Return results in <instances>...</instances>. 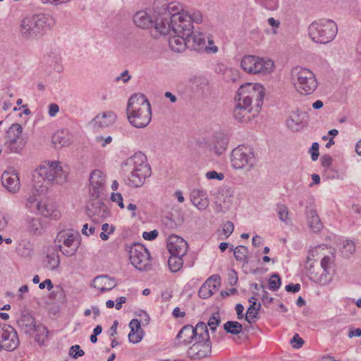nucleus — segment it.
<instances>
[{
	"instance_id": "obj_64",
	"label": "nucleus",
	"mask_w": 361,
	"mask_h": 361,
	"mask_svg": "<svg viewBox=\"0 0 361 361\" xmlns=\"http://www.w3.org/2000/svg\"><path fill=\"white\" fill-rule=\"evenodd\" d=\"M158 231L157 230H153L149 232L145 231L142 233V237L145 240H153L158 236Z\"/></svg>"
},
{
	"instance_id": "obj_18",
	"label": "nucleus",
	"mask_w": 361,
	"mask_h": 361,
	"mask_svg": "<svg viewBox=\"0 0 361 361\" xmlns=\"http://www.w3.org/2000/svg\"><path fill=\"white\" fill-rule=\"evenodd\" d=\"M116 115L112 111L97 115L90 122L95 128H103L113 124L116 120Z\"/></svg>"
},
{
	"instance_id": "obj_45",
	"label": "nucleus",
	"mask_w": 361,
	"mask_h": 361,
	"mask_svg": "<svg viewBox=\"0 0 361 361\" xmlns=\"http://www.w3.org/2000/svg\"><path fill=\"white\" fill-rule=\"evenodd\" d=\"M355 250L354 242L350 240H345L343 242V247L341 252L345 258L349 257Z\"/></svg>"
},
{
	"instance_id": "obj_36",
	"label": "nucleus",
	"mask_w": 361,
	"mask_h": 361,
	"mask_svg": "<svg viewBox=\"0 0 361 361\" xmlns=\"http://www.w3.org/2000/svg\"><path fill=\"white\" fill-rule=\"evenodd\" d=\"M224 329L228 334L238 335L242 331L243 326L238 322L228 321L224 324Z\"/></svg>"
},
{
	"instance_id": "obj_37",
	"label": "nucleus",
	"mask_w": 361,
	"mask_h": 361,
	"mask_svg": "<svg viewBox=\"0 0 361 361\" xmlns=\"http://www.w3.org/2000/svg\"><path fill=\"white\" fill-rule=\"evenodd\" d=\"M34 333H36V334H35L36 342H37L40 345H44V338L46 337H47L48 334H49V331H48L47 328L41 324L36 325Z\"/></svg>"
},
{
	"instance_id": "obj_57",
	"label": "nucleus",
	"mask_w": 361,
	"mask_h": 361,
	"mask_svg": "<svg viewBox=\"0 0 361 361\" xmlns=\"http://www.w3.org/2000/svg\"><path fill=\"white\" fill-rule=\"evenodd\" d=\"M206 178L209 180H222L224 178V174L223 173H218L216 171H210L206 173Z\"/></svg>"
},
{
	"instance_id": "obj_41",
	"label": "nucleus",
	"mask_w": 361,
	"mask_h": 361,
	"mask_svg": "<svg viewBox=\"0 0 361 361\" xmlns=\"http://www.w3.org/2000/svg\"><path fill=\"white\" fill-rule=\"evenodd\" d=\"M275 211L277 213L279 219L286 224L289 221V210L286 205L283 204H277L276 205Z\"/></svg>"
},
{
	"instance_id": "obj_53",
	"label": "nucleus",
	"mask_w": 361,
	"mask_h": 361,
	"mask_svg": "<svg viewBox=\"0 0 361 361\" xmlns=\"http://www.w3.org/2000/svg\"><path fill=\"white\" fill-rule=\"evenodd\" d=\"M68 354L73 358L78 359V357L83 356L85 355V352L80 348L79 345L76 344L70 348Z\"/></svg>"
},
{
	"instance_id": "obj_43",
	"label": "nucleus",
	"mask_w": 361,
	"mask_h": 361,
	"mask_svg": "<svg viewBox=\"0 0 361 361\" xmlns=\"http://www.w3.org/2000/svg\"><path fill=\"white\" fill-rule=\"evenodd\" d=\"M37 209L41 214L46 217L50 216L52 219H56L59 216V212L54 210L52 207L48 204H37Z\"/></svg>"
},
{
	"instance_id": "obj_5",
	"label": "nucleus",
	"mask_w": 361,
	"mask_h": 361,
	"mask_svg": "<svg viewBox=\"0 0 361 361\" xmlns=\"http://www.w3.org/2000/svg\"><path fill=\"white\" fill-rule=\"evenodd\" d=\"M239 98L237 103H240L241 106L248 110L250 113L252 108L251 104L252 99H255L256 111L262 106L264 97V87L260 84L247 83L242 85L238 90Z\"/></svg>"
},
{
	"instance_id": "obj_3",
	"label": "nucleus",
	"mask_w": 361,
	"mask_h": 361,
	"mask_svg": "<svg viewBox=\"0 0 361 361\" xmlns=\"http://www.w3.org/2000/svg\"><path fill=\"white\" fill-rule=\"evenodd\" d=\"M32 176L34 186L42 188L41 192L47 190L49 185L54 181L58 184H62L67 180V175L57 161L48 163V166H39Z\"/></svg>"
},
{
	"instance_id": "obj_61",
	"label": "nucleus",
	"mask_w": 361,
	"mask_h": 361,
	"mask_svg": "<svg viewBox=\"0 0 361 361\" xmlns=\"http://www.w3.org/2000/svg\"><path fill=\"white\" fill-rule=\"evenodd\" d=\"M233 230L234 225L231 221H228L224 224L223 232L226 235V238H228L233 232Z\"/></svg>"
},
{
	"instance_id": "obj_26",
	"label": "nucleus",
	"mask_w": 361,
	"mask_h": 361,
	"mask_svg": "<svg viewBox=\"0 0 361 361\" xmlns=\"http://www.w3.org/2000/svg\"><path fill=\"white\" fill-rule=\"evenodd\" d=\"M177 340L180 341V343L184 345H188L195 338V334L194 333V327L192 325H185L178 332L176 338Z\"/></svg>"
},
{
	"instance_id": "obj_40",
	"label": "nucleus",
	"mask_w": 361,
	"mask_h": 361,
	"mask_svg": "<svg viewBox=\"0 0 361 361\" xmlns=\"http://www.w3.org/2000/svg\"><path fill=\"white\" fill-rule=\"evenodd\" d=\"M247 253V247L244 245H239L234 250V256L235 259L239 262H243V264H248L249 262Z\"/></svg>"
},
{
	"instance_id": "obj_42",
	"label": "nucleus",
	"mask_w": 361,
	"mask_h": 361,
	"mask_svg": "<svg viewBox=\"0 0 361 361\" xmlns=\"http://www.w3.org/2000/svg\"><path fill=\"white\" fill-rule=\"evenodd\" d=\"M12 140L11 141H6V146L9 149L10 153L15 152L18 153L19 152L25 145V142L24 140H15V138L13 136H12Z\"/></svg>"
},
{
	"instance_id": "obj_47",
	"label": "nucleus",
	"mask_w": 361,
	"mask_h": 361,
	"mask_svg": "<svg viewBox=\"0 0 361 361\" xmlns=\"http://www.w3.org/2000/svg\"><path fill=\"white\" fill-rule=\"evenodd\" d=\"M28 229L33 235H39L42 230V224L38 219H32L28 222Z\"/></svg>"
},
{
	"instance_id": "obj_33",
	"label": "nucleus",
	"mask_w": 361,
	"mask_h": 361,
	"mask_svg": "<svg viewBox=\"0 0 361 361\" xmlns=\"http://www.w3.org/2000/svg\"><path fill=\"white\" fill-rule=\"evenodd\" d=\"M44 263V267L49 269L54 270L56 269L60 264L59 254L55 251L48 253Z\"/></svg>"
},
{
	"instance_id": "obj_29",
	"label": "nucleus",
	"mask_w": 361,
	"mask_h": 361,
	"mask_svg": "<svg viewBox=\"0 0 361 361\" xmlns=\"http://www.w3.org/2000/svg\"><path fill=\"white\" fill-rule=\"evenodd\" d=\"M33 28V31L37 35L44 27L47 23L48 17L44 14L33 16L30 18H27Z\"/></svg>"
},
{
	"instance_id": "obj_62",
	"label": "nucleus",
	"mask_w": 361,
	"mask_h": 361,
	"mask_svg": "<svg viewBox=\"0 0 361 361\" xmlns=\"http://www.w3.org/2000/svg\"><path fill=\"white\" fill-rule=\"evenodd\" d=\"M59 248L63 255L68 257H71L76 253L77 250L78 248V245H75V246L68 247V249H63L61 246H60Z\"/></svg>"
},
{
	"instance_id": "obj_1",
	"label": "nucleus",
	"mask_w": 361,
	"mask_h": 361,
	"mask_svg": "<svg viewBox=\"0 0 361 361\" xmlns=\"http://www.w3.org/2000/svg\"><path fill=\"white\" fill-rule=\"evenodd\" d=\"M153 9L157 14L155 17V30L159 34L165 35L170 32V28L174 30L182 27L185 31L189 32L190 20L183 19V5L179 3L167 4L164 0H155Z\"/></svg>"
},
{
	"instance_id": "obj_27",
	"label": "nucleus",
	"mask_w": 361,
	"mask_h": 361,
	"mask_svg": "<svg viewBox=\"0 0 361 361\" xmlns=\"http://www.w3.org/2000/svg\"><path fill=\"white\" fill-rule=\"evenodd\" d=\"M205 39L202 37L201 33L195 34L192 31V34L188 36V49L195 51H200L205 49Z\"/></svg>"
},
{
	"instance_id": "obj_17",
	"label": "nucleus",
	"mask_w": 361,
	"mask_h": 361,
	"mask_svg": "<svg viewBox=\"0 0 361 361\" xmlns=\"http://www.w3.org/2000/svg\"><path fill=\"white\" fill-rule=\"evenodd\" d=\"M305 269L307 271V275L309 279L314 283H319L320 285L324 286L331 281V278L329 277L327 274H319V272L315 271L314 265L310 257H307L305 263Z\"/></svg>"
},
{
	"instance_id": "obj_44",
	"label": "nucleus",
	"mask_w": 361,
	"mask_h": 361,
	"mask_svg": "<svg viewBox=\"0 0 361 361\" xmlns=\"http://www.w3.org/2000/svg\"><path fill=\"white\" fill-rule=\"evenodd\" d=\"M181 256L171 255L169 258L168 264L172 272H176L180 269L183 266V260Z\"/></svg>"
},
{
	"instance_id": "obj_23",
	"label": "nucleus",
	"mask_w": 361,
	"mask_h": 361,
	"mask_svg": "<svg viewBox=\"0 0 361 361\" xmlns=\"http://www.w3.org/2000/svg\"><path fill=\"white\" fill-rule=\"evenodd\" d=\"M130 331L128 334L129 342L137 343L140 342L143 338L144 331L140 327V321L133 319L129 324Z\"/></svg>"
},
{
	"instance_id": "obj_46",
	"label": "nucleus",
	"mask_w": 361,
	"mask_h": 361,
	"mask_svg": "<svg viewBox=\"0 0 361 361\" xmlns=\"http://www.w3.org/2000/svg\"><path fill=\"white\" fill-rule=\"evenodd\" d=\"M20 31L25 37H29L35 35L31 23H30L27 18L23 19L21 21Z\"/></svg>"
},
{
	"instance_id": "obj_38",
	"label": "nucleus",
	"mask_w": 361,
	"mask_h": 361,
	"mask_svg": "<svg viewBox=\"0 0 361 361\" xmlns=\"http://www.w3.org/2000/svg\"><path fill=\"white\" fill-rule=\"evenodd\" d=\"M21 133H22V126L19 123H17L12 124L11 126L6 131V137L8 139L7 141H11L12 136L14 137L15 140H23V138L20 137Z\"/></svg>"
},
{
	"instance_id": "obj_2",
	"label": "nucleus",
	"mask_w": 361,
	"mask_h": 361,
	"mask_svg": "<svg viewBox=\"0 0 361 361\" xmlns=\"http://www.w3.org/2000/svg\"><path fill=\"white\" fill-rule=\"evenodd\" d=\"M126 114L130 123L137 128L146 127L152 119L151 104L140 93L131 95L128 101Z\"/></svg>"
},
{
	"instance_id": "obj_16",
	"label": "nucleus",
	"mask_w": 361,
	"mask_h": 361,
	"mask_svg": "<svg viewBox=\"0 0 361 361\" xmlns=\"http://www.w3.org/2000/svg\"><path fill=\"white\" fill-rule=\"evenodd\" d=\"M17 323L20 330L30 336L33 334L37 325L35 317L28 312H23Z\"/></svg>"
},
{
	"instance_id": "obj_50",
	"label": "nucleus",
	"mask_w": 361,
	"mask_h": 361,
	"mask_svg": "<svg viewBox=\"0 0 361 361\" xmlns=\"http://www.w3.org/2000/svg\"><path fill=\"white\" fill-rule=\"evenodd\" d=\"M104 188L90 186L89 189V200H103L102 197V193Z\"/></svg>"
},
{
	"instance_id": "obj_15",
	"label": "nucleus",
	"mask_w": 361,
	"mask_h": 361,
	"mask_svg": "<svg viewBox=\"0 0 361 361\" xmlns=\"http://www.w3.org/2000/svg\"><path fill=\"white\" fill-rule=\"evenodd\" d=\"M167 248L171 255L183 257L186 253L188 244L183 238L172 235L168 239Z\"/></svg>"
},
{
	"instance_id": "obj_22",
	"label": "nucleus",
	"mask_w": 361,
	"mask_h": 361,
	"mask_svg": "<svg viewBox=\"0 0 361 361\" xmlns=\"http://www.w3.org/2000/svg\"><path fill=\"white\" fill-rule=\"evenodd\" d=\"M133 21L136 26L142 29H147L152 26L155 28V19L153 20L151 16L145 11L137 12L133 17Z\"/></svg>"
},
{
	"instance_id": "obj_32",
	"label": "nucleus",
	"mask_w": 361,
	"mask_h": 361,
	"mask_svg": "<svg viewBox=\"0 0 361 361\" xmlns=\"http://www.w3.org/2000/svg\"><path fill=\"white\" fill-rule=\"evenodd\" d=\"M261 304L257 303L256 302H253L252 304L250 305L245 317V320L249 324L255 322L256 320L259 318L258 311L259 310Z\"/></svg>"
},
{
	"instance_id": "obj_4",
	"label": "nucleus",
	"mask_w": 361,
	"mask_h": 361,
	"mask_svg": "<svg viewBox=\"0 0 361 361\" xmlns=\"http://www.w3.org/2000/svg\"><path fill=\"white\" fill-rule=\"evenodd\" d=\"M336 23L330 19L314 20L308 27V33L312 40L316 43L327 44L336 36Z\"/></svg>"
},
{
	"instance_id": "obj_10",
	"label": "nucleus",
	"mask_w": 361,
	"mask_h": 361,
	"mask_svg": "<svg viewBox=\"0 0 361 361\" xmlns=\"http://www.w3.org/2000/svg\"><path fill=\"white\" fill-rule=\"evenodd\" d=\"M19 344L18 334L14 328L5 324H0V351L4 349L14 350Z\"/></svg>"
},
{
	"instance_id": "obj_30",
	"label": "nucleus",
	"mask_w": 361,
	"mask_h": 361,
	"mask_svg": "<svg viewBox=\"0 0 361 361\" xmlns=\"http://www.w3.org/2000/svg\"><path fill=\"white\" fill-rule=\"evenodd\" d=\"M196 340L210 341L209 331L207 324L203 322H199L194 328Z\"/></svg>"
},
{
	"instance_id": "obj_54",
	"label": "nucleus",
	"mask_w": 361,
	"mask_h": 361,
	"mask_svg": "<svg viewBox=\"0 0 361 361\" xmlns=\"http://www.w3.org/2000/svg\"><path fill=\"white\" fill-rule=\"evenodd\" d=\"M61 237V238H64L63 240V243L67 247H71L75 246V245H78L77 242L75 243V236L73 233L66 234V237L64 235H63Z\"/></svg>"
},
{
	"instance_id": "obj_39",
	"label": "nucleus",
	"mask_w": 361,
	"mask_h": 361,
	"mask_svg": "<svg viewBox=\"0 0 361 361\" xmlns=\"http://www.w3.org/2000/svg\"><path fill=\"white\" fill-rule=\"evenodd\" d=\"M212 278H208L201 286L198 291V295L200 298L207 299L213 295V290L211 289V283Z\"/></svg>"
},
{
	"instance_id": "obj_21",
	"label": "nucleus",
	"mask_w": 361,
	"mask_h": 361,
	"mask_svg": "<svg viewBox=\"0 0 361 361\" xmlns=\"http://www.w3.org/2000/svg\"><path fill=\"white\" fill-rule=\"evenodd\" d=\"M306 218L307 224L312 231L317 233L322 229L323 224L316 209L307 207L306 208Z\"/></svg>"
},
{
	"instance_id": "obj_51",
	"label": "nucleus",
	"mask_w": 361,
	"mask_h": 361,
	"mask_svg": "<svg viewBox=\"0 0 361 361\" xmlns=\"http://www.w3.org/2000/svg\"><path fill=\"white\" fill-rule=\"evenodd\" d=\"M194 205L200 210H204L209 206V200L206 192L197 200H195Z\"/></svg>"
},
{
	"instance_id": "obj_52",
	"label": "nucleus",
	"mask_w": 361,
	"mask_h": 361,
	"mask_svg": "<svg viewBox=\"0 0 361 361\" xmlns=\"http://www.w3.org/2000/svg\"><path fill=\"white\" fill-rule=\"evenodd\" d=\"M183 19L185 20V19H189L190 20V31L193 30L192 23L195 22L197 23H200L202 20V16L200 12L194 13L192 16L188 15L187 13L184 14Z\"/></svg>"
},
{
	"instance_id": "obj_60",
	"label": "nucleus",
	"mask_w": 361,
	"mask_h": 361,
	"mask_svg": "<svg viewBox=\"0 0 361 361\" xmlns=\"http://www.w3.org/2000/svg\"><path fill=\"white\" fill-rule=\"evenodd\" d=\"M320 161L322 166L326 167L327 169H329L332 164V157L329 154L322 155Z\"/></svg>"
},
{
	"instance_id": "obj_58",
	"label": "nucleus",
	"mask_w": 361,
	"mask_h": 361,
	"mask_svg": "<svg viewBox=\"0 0 361 361\" xmlns=\"http://www.w3.org/2000/svg\"><path fill=\"white\" fill-rule=\"evenodd\" d=\"M290 343L294 348L298 349L302 346L304 341L298 334H295L290 340Z\"/></svg>"
},
{
	"instance_id": "obj_13",
	"label": "nucleus",
	"mask_w": 361,
	"mask_h": 361,
	"mask_svg": "<svg viewBox=\"0 0 361 361\" xmlns=\"http://www.w3.org/2000/svg\"><path fill=\"white\" fill-rule=\"evenodd\" d=\"M129 255L132 264L135 268L142 270L145 266L142 263L149 259V252L144 245L137 243L130 248Z\"/></svg>"
},
{
	"instance_id": "obj_19",
	"label": "nucleus",
	"mask_w": 361,
	"mask_h": 361,
	"mask_svg": "<svg viewBox=\"0 0 361 361\" xmlns=\"http://www.w3.org/2000/svg\"><path fill=\"white\" fill-rule=\"evenodd\" d=\"M3 185L11 192L15 193L20 188V180L16 171L12 173L4 171L1 176Z\"/></svg>"
},
{
	"instance_id": "obj_9",
	"label": "nucleus",
	"mask_w": 361,
	"mask_h": 361,
	"mask_svg": "<svg viewBox=\"0 0 361 361\" xmlns=\"http://www.w3.org/2000/svg\"><path fill=\"white\" fill-rule=\"evenodd\" d=\"M241 68L250 74L269 73L274 67V61L271 59L254 56L245 55L240 62Z\"/></svg>"
},
{
	"instance_id": "obj_55",
	"label": "nucleus",
	"mask_w": 361,
	"mask_h": 361,
	"mask_svg": "<svg viewBox=\"0 0 361 361\" xmlns=\"http://www.w3.org/2000/svg\"><path fill=\"white\" fill-rule=\"evenodd\" d=\"M209 278H212L211 283V289L213 290V294L217 291L221 285V277L218 274H214Z\"/></svg>"
},
{
	"instance_id": "obj_63",
	"label": "nucleus",
	"mask_w": 361,
	"mask_h": 361,
	"mask_svg": "<svg viewBox=\"0 0 361 361\" xmlns=\"http://www.w3.org/2000/svg\"><path fill=\"white\" fill-rule=\"evenodd\" d=\"M228 282V284L231 286L236 285V283L238 282V275H237V272L234 269L231 270L229 272Z\"/></svg>"
},
{
	"instance_id": "obj_28",
	"label": "nucleus",
	"mask_w": 361,
	"mask_h": 361,
	"mask_svg": "<svg viewBox=\"0 0 361 361\" xmlns=\"http://www.w3.org/2000/svg\"><path fill=\"white\" fill-rule=\"evenodd\" d=\"M228 139L226 135L222 133H216L214 136V152L217 155L223 154L228 146Z\"/></svg>"
},
{
	"instance_id": "obj_56",
	"label": "nucleus",
	"mask_w": 361,
	"mask_h": 361,
	"mask_svg": "<svg viewBox=\"0 0 361 361\" xmlns=\"http://www.w3.org/2000/svg\"><path fill=\"white\" fill-rule=\"evenodd\" d=\"M18 251L23 257H27L30 256L32 251V248L31 247V245L27 243L26 245H24L23 247H22V245H20V247L18 248Z\"/></svg>"
},
{
	"instance_id": "obj_35",
	"label": "nucleus",
	"mask_w": 361,
	"mask_h": 361,
	"mask_svg": "<svg viewBox=\"0 0 361 361\" xmlns=\"http://www.w3.org/2000/svg\"><path fill=\"white\" fill-rule=\"evenodd\" d=\"M249 114L250 112L248 110H246V109L242 107L240 103H236L233 109V116L235 120L238 121L239 122L249 120Z\"/></svg>"
},
{
	"instance_id": "obj_34",
	"label": "nucleus",
	"mask_w": 361,
	"mask_h": 361,
	"mask_svg": "<svg viewBox=\"0 0 361 361\" xmlns=\"http://www.w3.org/2000/svg\"><path fill=\"white\" fill-rule=\"evenodd\" d=\"M334 261V256H324L320 263L321 269H322V272L320 274H327L329 277H331L332 279L331 271V267L332 264Z\"/></svg>"
},
{
	"instance_id": "obj_31",
	"label": "nucleus",
	"mask_w": 361,
	"mask_h": 361,
	"mask_svg": "<svg viewBox=\"0 0 361 361\" xmlns=\"http://www.w3.org/2000/svg\"><path fill=\"white\" fill-rule=\"evenodd\" d=\"M90 185L104 188L105 176L99 170H94L90 175Z\"/></svg>"
},
{
	"instance_id": "obj_48",
	"label": "nucleus",
	"mask_w": 361,
	"mask_h": 361,
	"mask_svg": "<svg viewBox=\"0 0 361 361\" xmlns=\"http://www.w3.org/2000/svg\"><path fill=\"white\" fill-rule=\"evenodd\" d=\"M281 285V279L279 274H272L269 280V288L273 291L277 290Z\"/></svg>"
},
{
	"instance_id": "obj_14",
	"label": "nucleus",
	"mask_w": 361,
	"mask_h": 361,
	"mask_svg": "<svg viewBox=\"0 0 361 361\" xmlns=\"http://www.w3.org/2000/svg\"><path fill=\"white\" fill-rule=\"evenodd\" d=\"M212 352L211 341L196 340V342L188 350L191 359L200 360L207 357Z\"/></svg>"
},
{
	"instance_id": "obj_12",
	"label": "nucleus",
	"mask_w": 361,
	"mask_h": 361,
	"mask_svg": "<svg viewBox=\"0 0 361 361\" xmlns=\"http://www.w3.org/2000/svg\"><path fill=\"white\" fill-rule=\"evenodd\" d=\"M86 213L94 222H99L110 215L109 208L103 200H89L86 205Z\"/></svg>"
},
{
	"instance_id": "obj_7",
	"label": "nucleus",
	"mask_w": 361,
	"mask_h": 361,
	"mask_svg": "<svg viewBox=\"0 0 361 361\" xmlns=\"http://www.w3.org/2000/svg\"><path fill=\"white\" fill-rule=\"evenodd\" d=\"M291 79L296 90L305 95L312 94L318 85L314 74L310 70L299 66L292 69Z\"/></svg>"
},
{
	"instance_id": "obj_59",
	"label": "nucleus",
	"mask_w": 361,
	"mask_h": 361,
	"mask_svg": "<svg viewBox=\"0 0 361 361\" xmlns=\"http://www.w3.org/2000/svg\"><path fill=\"white\" fill-rule=\"evenodd\" d=\"M111 200L112 202H117L120 208L123 209L125 207L124 204L123 202V197L121 193L113 192L111 195Z\"/></svg>"
},
{
	"instance_id": "obj_20",
	"label": "nucleus",
	"mask_w": 361,
	"mask_h": 361,
	"mask_svg": "<svg viewBox=\"0 0 361 361\" xmlns=\"http://www.w3.org/2000/svg\"><path fill=\"white\" fill-rule=\"evenodd\" d=\"M305 117V114L300 111L298 109L293 111L286 120V125L288 128L294 131L300 130L305 126L303 123Z\"/></svg>"
},
{
	"instance_id": "obj_49",
	"label": "nucleus",
	"mask_w": 361,
	"mask_h": 361,
	"mask_svg": "<svg viewBox=\"0 0 361 361\" xmlns=\"http://www.w3.org/2000/svg\"><path fill=\"white\" fill-rule=\"evenodd\" d=\"M221 323V318L219 312L214 313L209 318L207 322V327L209 326L212 332H214L216 330V328L219 326Z\"/></svg>"
},
{
	"instance_id": "obj_6",
	"label": "nucleus",
	"mask_w": 361,
	"mask_h": 361,
	"mask_svg": "<svg viewBox=\"0 0 361 361\" xmlns=\"http://www.w3.org/2000/svg\"><path fill=\"white\" fill-rule=\"evenodd\" d=\"M128 162L133 163L134 168L130 177L128 178L127 184L135 188L141 187L145 179L152 174L150 166L147 163V157L139 152L131 157L128 159Z\"/></svg>"
},
{
	"instance_id": "obj_8",
	"label": "nucleus",
	"mask_w": 361,
	"mask_h": 361,
	"mask_svg": "<svg viewBox=\"0 0 361 361\" xmlns=\"http://www.w3.org/2000/svg\"><path fill=\"white\" fill-rule=\"evenodd\" d=\"M231 161L234 169L246 168L247 171L253 169L257 162L253 149L248 145H239L233 149Z\"/></svg>"
},
{
	"instance_id": "obj_24",
	"label": "nucleus",
	"mask_w": 361,
	"mask_h": 361,
	"mask_svg": "<svg viewBox=\"0 0 361 361\" xmlns=\"http://www.w3.org/2000/svg\"><path fill=\"white\" fill-rule=\"evenodd\" d=\"M114 279L108 275L98 276L94 279V287L99 289L102 292L109 291L116 287L114 283Z\"/></svg>"
},
{
	"instance_id": "obj_25",
	"label": "nucleus",
	"mask_w": 361,
	"mask_h": 361,
	"mask_svg": "<svg viewBox=\"0 0 361 361\" xmlns=\"http://www.w3.org/2000/svg\"><path fill=\"white\" fill-rule=\"evenodd\" d=\"M71 137L67 130H59L53 135L51 142L55 148H61L71 144Z\"/></svg>"
},
{
	"instance_id": "obj_11",
	"label": "nucleus",
	"mask_w": 361,
	"mask_h": 361,
	"mask_svg": "<svg viewBox=\"0 0 361 361\" xmlns=\"http://www.w3.org/2000/svg\"><path fill=\"white\" fill-rule=\"evenodd\" d=\"M188 29L190 30V28ZM167 34L171 35L173 34V35L171 36L169 39V45L171 50L175 52L180 53L188 48V36L192 34V31L189 30V32H188L182 29V27H180L177 30H174L173 28H170V32L166 35Z\"/></svg>"
}]
</instances>
